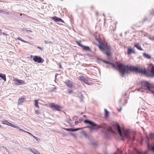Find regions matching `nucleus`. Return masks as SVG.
<instances>
[{
	"label": "nucleus",
	"mask_w": 154,
	"mask_h": 154,
	"mask_svg": "<svg viewBox=\"0 0 154 154\" xmlns=\"http://www.w3.org/2000/svg\"><path fill=\"white\" fill-rule=\"evenodd\" d=\"M114 126L118 131L122 140H124V138H128V141L133 143L135 139V136L133 134L131 135L129 130H124L122 132L120 126L118 123L114 125Z\"/></svg>",
	"instance_id": "f257e3e1"
},
{
	"label": "nucleus",
	"mask_w": 154,
	"mask_h": 154,
	"mask_svg": "<svg viewBox=\"0 0 154 154\" xmlns=\"http://www.w3.org/2000/svg\"><path fill=\"white\" fill-rule=\"evenodd\" d=\"M117 66L118 69L120 71L122 77H124V74L128 72L129 71H135V66L128 65H123L122 63H118Z\"/></svg>",
	"instance_id": "f03ea898"
},
{
	"label": "nucleus",
	"mask_w": 154,
	"mask_h": 154,
	"mask_svg": "<svg viewBox=\"0 0 154 154\" xmlns=\"http://www.w3.org/2000/svg\"><path fill=\"white\" fill-rule=\"evenodd\" d=\"M84 122L85 123L88 124L92 126H97V127L96 128L98 129L100 128H101L108 131H111L113 133L114 132L111 127H108L105 124H102L100 126L96 124L94 122L89 120H85L84 121Z\"/></svg>",
	"instance_id": "7ed1b4c3"
},
{
	"label": "nucleus",
	"mask_w": 154,
	"mask_h": 154,
	"mask_svg": "<svg viewBox=\"0 0 154 154\" xmlns=\"http://www.w3.org/2000/svg\"><path fill=\"white\" fill-rule=\"evenodd\" d=\"M135 72H137L147 76L154 75V65L152 66L151 72L149 71H147L145 69H143L142 68L136 66H135Z\"/></svg>",
	"instance_id": "20e7f679"
},
{
	"label": "nucleus",
	"mask_w": 154,
	"mask_h": 154,
	"mask_svg": "<svg viewBox=\"0 0 154 154\" xmlns=\"http://www.w3.org/2000/svg\"><path fill=\"white\" fill-rule=\"evenodd\" d=\"M141 85L142 87L145 90L151 91L152 88H154V86H152L150 83L146 81L142 82Z\"/></svg>",
	"instance_id": "39448f33"
},
{
	"label": "nucleus",
	"mask_w": 154,
	"mask_h": 154,
	"mask_svg": "<svg viewBox=\"0 0 154 154\" xmlns=\"http://www.w3.org/2000/svg\"><path fill=\"white\" fill-rule=\"evenodd\" d=\"M32 60L35 62H37L38 63H42L43 62V61H42V58L38 56H34Z\"/></svg>",
	"instance_id": "423d86ee"
},
{
	"label": "nucleus",
	"mask_w": 154,
	"mask_h": 154,
	"mask_svg": "<svg viewBox=\"0 0 154 154\" xmlns=\"http://www.w3.org/2000/svg\"><path fill=\"white\" fill-rule=\"evenodd\" d=\"M66 85L69 88H72L73 84L72 82L69 80H67L64 82Z\"/></svg>",
	"instance_id": "0eeeda50"
},
{
	"label": "nucleus",
	"mask_w": 154,
	"mask_h": 154,
	"mask_svg": "<svg viewBox=\"0 0 154 154\" xmlns=\"http://www.w3.org/2000/svg\"><path fill=\"white\" fill-rule=\"evenodd\" d=\"M78 80L84 82L85 84H87L88 81L84 76H80L78 78Z\"/></svg>",
	"instance_id": "6e6552de"
},
{
	"label": "nucleus",
	"mask_w": 154,
	"mask_h": 154,
	"mask_svg": "<svg viewBox=\"0 0 154 154\" xmlns=\"http://www.w3.org/2000/svg\"><path fill=\"white\" fill-rule=\"evenodd\" d=\"M50 106L51 108H53L57 110H59L61 108L60 106L57 105H56L53 103H51L50 105Z\"/></svg>",
	"instance_id": "1a4fd4ad"
},
{
	"label": "nucleus",
	"mask_w": 154,
	"mask_h": 154,
	"mask_svg": "<svg viewBox=\"0 0 154 154\" xmlns=\"http://www.w3.org/2000/svg\"><path fill=\"white\" fill-rule=\"evenodd\" d=\"M51 18L53 20H54L56 22L60 21L63 23L64 22L63 21L61 18L58 17L56 16L52 17Z\"/></svg>",
	"instance_id": "9d476101"
},
{
	"label": "nucleus",
	"mask_w": 154,
	"mask_h": 154,
	"mask_svg": "<svg viewBox=\"0 0 154 154\" xmlns=\"http://www.w3.org/2000/svg\"><path fill=\"white\" fill-rule=\"evenodd\" d=\"M30 151L35 154H41L38 151L33 148L29 149Z\"/></svg>",
	"instance_id": "9b49d317"
},
{
	"label": "nucleus",
	"mask_w": 154,
	"mask_h": 154,
	"mask_svg": "<svg viewBox=\"0 0 154 154\" xmlns=\"http://www.w3.org/2000/svg\"><path fill=\"white\" fill-rule=\"evenodd\" d=\"M103 61L105 63L108 64H109L111 65L114 68L116 69H118V67L117 66H116V65H115L114 64L112 63H110L107 61H105V60H103Z\"/></svg>",
	"instance_id": "f8f14e48"
},
{
	"label": "nucleus",
	"mask_w": 154,
	"mask_h": 154,
	"mask_svg": "<svg viewBox=\"0 0 154 154\" xmlns=\"http://www.w3.org/2000/svg\"><path fill=\"white\" fill-rule=\"evenodd\" d=\"M134 52L133 49L130 48L128 49V55L132 53H134Z\"/></svg>",
	"instance_id": "ddd939ff"
},
{
	"label": "nucleus",
	"mask_w": 154,
	"mask_h": 154,
	"mask_svg": "<svg viewBox=\"0 0 154 154\" xmlns=\"http://www.w3.org/2000/svg\"><path fill=\"white\" fill-rule=\"evenodd\" d=\"M25 100V98H20L18 101V104H21L22 103H23Z\"/></svg>",
	"instance_id": "4468645a"
},
{
	"label": "nucleus",
	"mask_w": 154,
	"mask_h": 154,
	"mask_svg": "<svg viewBox=\"0 0 154 154\" xmlns=\"http://www.w3.org/2000/svg\"><path fill=\"white\" fill-rule=\"evenodd\" d=\"M103 51H110V47L107 45H106L104 47V50Z\"/></svg>",
	"instance_id": "2eb2a0df"
},
{
	"label": "nucleus",
	"mask_w": 154,
	"mask_h": 154,
	"mask_svg": "<svg viewBox=\"0 0 154 154\" xmlns=\"http://www.w3.org/2000/svg\"><path fill=\"white\" fill-rule=\"evenodd\" d=\"M82 48L84 50L87 51H90V49L89 47L85 46L84 45H82Z\"/></svg>",
	"instance_id": "dca6fc26"
},
{
	"label": "nucleus",
	"mask_w": 154,
	"mask_h": 154,
	"mask_svg": "<svg viewBox=\"0 0 154 154\" xmlns=\"http://www.w3.org/2000/svg\"><path fill=\"white\" fill-rule=\"evenodd\" d=\"M147 145L148 149L150 150H152L154 152V145L152 146L149 145L148 143H147Z\"/></svg>",
	"instance_id": "f3484780"
},
{
	"label": "nucleus",
	"mask_w": 154,
	"mask_h": 154,
	"mask_svg": "<svg viewBox=\"0 0 154 154\" xmlns=\"http://www.w3.org/2000/svg\"><path fill=\"white\" fill-rule=\"evenodd\" d=\"M143 55L145 58L147 59H150L151 58V56L150 55L147 54L145 53L143 54Z\"/></svg>",
	"instance_id": "a211bd4d"
},
{
	"label": "nucleus",
	"mask_w": 154,
	"mask_h": 154,
	"mask_svg": "<svg viewBox=\"0 0 154 154\" xmlns=\"http://www.w3.org/2000/svg\"><path fill=\"white\" fill-rule=\"evenodd\" d=\"M0 77L1 78L5 81H6V78L5 74L0 73Z\"/></svg>",
	"instance_id": "6ab92c4d"
},
{
	"label": "nucleus",
	"mask_w": 154,
	"mask_h": 154,
	"mask_svg": "<svg viewBox=\"0 0 154 154\" xmlns=\"http://www.w3.org/2000/svg\"><path fill=\"white\" fill-rule=\"evenodd\" d=\"M104 53L108 57H110L111 56L110 51H104Z\"/></svg>",
	"instance_id": "aec40b11"
},
{
	"label": "nucleus",
	"mask_w": 154,
	"mask_h": 154,
	"mask_svg": "<svg viewBox=\"0 0 154 154\" xmlns=\"http://www.w3.org/2000/svg\"><path fill=\"white\" fill-rule=\"evenodd\" d=\"M135 47L140 51L143 50V49L141 48L140 45L139 44H135Z\"/></svg>",
	"instance_id": "412c9836"
},
{
	"label": "nucleus",
	"mask_w": 154,
	"mask_h": 154,
	"mask_svg": "<svg viewBox=\"0 0 154 154\" xmlns=\"http://www.w3.org/2000/svg\"><path fill=\"white\" fill-rule=\"evenodd\" d=\"M15 81H16L18 83V85L22 84L24 83V82L20 79H16L15 80Z\"/></svg>",
	"instance_id": "4be33fe9"
},
{
	"label": "nucleus",
	"mask_w": 154,
	"mask_h": 154,
	"mask_svg": "<svg viewBox=\"0 0 154 154\" xmlns=\"http://www.w3.org/2000/svg\"><path fill=\"white\" fill-rule=\"evenodd\" d=\"M91 126H88L87 127V128H88L90 129V131H91L93 130L94 129H96V128L97 127V126H94L91 125Z\"/></svg>",
	"instance_id": "5701e85b"
},
{
	"label": "nucleus",
	"mask_w": 154,
	"mask_h": 154,
	"mask_svg": "<svg viewBox=\"0 0 154 154\" xmlns=\"http://www.w3.org/2000/svg\"><path fill=\"white\" fill-rule=\"evenodd\" d=\"M105 111V116L106 117H107L109 116V112L106 109H104Z\"/></svg>",
	"instance_id": "b1692460"
},
{
	"label": "nucleus",
	"mask_w": 154,
	"mask_h": 154,
	"mask_svg": "<svg viewBox=\"0 0 154 154\" xmlns=\"http://www.w3.org/2000/svg\"><path fill=\"white\" fill-rule=\"evenodd\" d=\"M136 153L137 154H146L145 152H142L138 151L136 148H135V154Z\"/></svg>",
	"instance_id": "393cba45"
},
{
	"label": "nucleus",
	"mask_w": 154,
	"mask_h": 154,
	"mask_svg": "<svg viewBox=\"0 0 154 154\" xmlns=\"http://www.w3.org/2000/svg\"><path fill=\"white\" fill-rule=\"evenodd\" d=\"M38 100H35V106L37 108L39 107V106L38 105Z\"/></svg>",
	"instance_id": "a878e982"
},
{
	"label": "nucleus",
	"mask_w": 154,
	"mask_h": 154,
	"mask_svg": "<svg viewBox=\"0 0 154 154\" xmlns=\"http://www.w3.org/2000/svg\"><path fill=\"white\" fill-rule=\"evenodd\" d=\"M45 44H51L52 42L48 40H45Z\"/></svg>",
	"instance_id": "bb28decb"
},
{
	"label": "nucleus",
	"mask_w": 154,
	"mask_h": 154,
	"mask_svg": "<svg viewBox=\"0 0 154 154\" xmlns=\"http://www.w3.org/2000/svg\"><path fill=\"white\" fill-rule=\"evenodd\" d=\"M99 49L102 51H103L104 50V47H103L101 45H100L98 46Z\"/></svg>",
	"instance_id": "cd10ccee"
},
{
	"label": "nucleus",
	"mask_w": 154,
	"mask_h": 154,
	"mask_svg": "<svg viewBox=\"0 0 154 154\" xmlns=\"http://www.w3.org/2000/svg\"><path fill=\"white\" fill-rule=\"evenodd\" d=\"M2 122L3 124H6L7 125L8 124V122L7 120H4L2 121Z\"/></svg>",
	"instance_id": "c85d7f7f"
},
{
	"label": "nucleus",
	"mask_w": 154,
	"mask_h": 154,
	"mask_svg": "<svg viewBox=\"0 0 154 154\" xmlns=\"http://www.w3.org/2000/svg\"><path fill=\"white\" fill-rule=\"evenodd\" d=\"M72 88H69V89H68V92L69 94H70L72 92Z\"/></svg>",
	"instance_id": "c756f323"
},
{
	"label": "nucleus",
	"mask_w": 154,
	"mask_h": 154,
	"mask_svg": "<svg viewBox=\"0 0 154 154\" xmlns=\"http://www.w3.org/2000/svg\"><path fill=\"white\" fill-rule=\"evenodd\" d=\"M149 137L152 139H154V134L152 133H150L149 134Z\"/></svg>",
	"instance_id": "7c9ffc66"
},
{
	"label": "nucleus",
	"mask_w": 154,
	"mask_h": 154,
	"mask_svg": "<svg viewBox=\"0 0 154 154\" xmlns=\"http://www.w3.org/2000/svg\"><path fill=\"white\" fill-rule=\"evenodd\" d=\"M17 39L19 40H20L22 42H26V43H28V42H26L23 39H22L20 37H18V38H17Z\"/></svg>",
	"instance_id": "2f4dec72"
},
{
	"label": "nucleus",
	"mask_w": 154,
	"mask_h": 154,
	"mask_svg": "<svg viewBox=\"0 0 154 154\" xmlns=\"http://www.w3.org/2000/svg\"><path fill=\"white\" fill-rule=\"evenodd\" d=\"M11 127L14 128H19V127L18 126H17L14 125L13 124H12V125L11 126Z\"/></svg>",
	"instance_id": "473e14b6"
},
{
	"label": "nucleus",
	"mask_w": 154,
	"mask_h": 154,
	"mask_svg": "<svg viewBox=\"0 0 154 154\" xmlns=\"http://www.w3.org/2000/svg\"><path fill=\"white\" fill-rule=\"evenodd\" d=\"M82 134L84 135L85 136V137H88V135L86 133L85 131H82Z\"/></svg>",
	"instance_id": "72a5a7b5"
},
{
	"label": "nucleus",
	"mask_w": 154,
	"mask_h": 154,
	"mask_svg": "<svg viewBox=\"0 0 154 154\" xmlns=\"http://www.w3.org/2000/svg\"><path fill=\"white\" fill-rule=\"evenodd\" d=\"M64 129L68 131H73V129L72 128H65Z\"/></svg>",
	"instance_id": "f704fd0d"
},
{
	"label": "nucleus",
	"mask_w": 154,
	"mask_h": 154,
	"mask_svg": "<svg viewBox=\"0 0 154 154\" xmlns=\"http://www.w3.org/2000/svg\"><path fill=\"white\" fill-rule=\"evenodd\" d=\"M32 137L33 138H34L38 142H39L40 141V139L38 138L37 137L34 136H32Z\"/></svg>",
	"instance_id": "c9c22d12"
},
{
	"label": "nucleus",
	"mask_w": 154,
	"mask_h": 154,
	"mask_svg": "<svg viewBox=\"0 0 154 154\" xmlns=\"http://www.w3.org/2000/svg\"><path fill=\"white\" fill-rule=\"evenodd\" d=\"M2 13L6 14H9V13L8 12L5 11L3 10H2Z\"/></svg>",
	"instance_id": "e433bc0d"
},
{
	"label": "nucleus",
	"mask_w": 154,
	"mask_h": 154,
	"mask_svg": "<svg viewBox=\"0 0 154 154\" xmlns=\"http://www.w3.org/2000/svg\"><path fill=\"white\" fill-rule=\"evenodd\" d=\"M76 43L80 47H82V45L80 43V42L78 41H75Z\"/></svg>",
	"instance_id": "4c0bfd02"
},
{
	"label": "nucleus",
	"mask_w": 154,
	"mask_h": 154,
	"mask_svg": "<svg viewBox=\"0 0 154 154\" xmlns=\"http://www.w3.org/2000/svg\"><path fill=\"white\" fill-rule=\"evenodd\" d=\"M149 38L151 40L154 41V36H153V37L149 36Z\"/></svg>",
	"instance_id": "58836bf2"
},
{
	"label": "nucleus",
	"mask_w": 154,
	"mask_h": 154,
	"mask_svg": "<svg viewBox=\"0 0 154 154\" xmlns=\"http://www.w3.org/2000/svg\"><path fill=\"white\" fill-rule=\"evenodd\" d=\"M81 129V128H76V129H73V131H78L79 130H80Z\"/></svg>",
	"instance_id": "ea45409f"
},
{
	"label": "nucleus",
	"mask_w": 154,
	"mask_h": 154,
	"mask_svg": "<svg viewBox=\"0 0 154 154\" xmlns=\"http://www.w3.org/2000/svg\"><path fill=\"white\" fill-rule=\"evenodd\" d=\"M28 31V30L25 29H23L22 30V31L23 32H27Z\"/></svg>",
	"instance_id": "a19ab883"
},
{
	"label": "nucleus",
	"mask_w": 154,
	"mask_h": 154,
	"mask_svg": "<svg viewBox=\"0 0 154 154\" xmlns=\"http://www.w3.org/2000/svg\"><path fill=\"white\" fill-rule=\"evenodd\" d=\"M1 148H4L5 150L7 152L8 151V149L6 148L4 146H2L1 147Z\"/></svg>",
	"instance_id": "79ce46f5"
},
{
	"label": "nucleus",
	"mask_w": 154,
	"mask_h": 154,
	"mask_svg": "<svg viewBox=\"0 0 154 154\" xmlns=\"http://www.w3.org/2000/svg\"><path fill=\"white\" fill-rule=\"evenodd\" d=\"M12 125V124L9 122H8V124L7 125H9V126H11V125Z\"/></svg>",
	"instance_id": "37998d69"
},
{
	"label": "nucleus",
	"mask_w": 154,
	"mask_h": 154,
	"mask_svg": "<svg viewBox=\"0 0 154 154\" xmlns=\"http://www.w3.org/2000/svg\"><path fill=\"white\" fill-rule=\"evenodd\" d=\"M19 129V130H20V131H24V132H26V131H25L23 130L20 128H18Z\"/></svg>",
	"instance_id": "c03bdc74"
},
{
	"label": "nucleus",
	"mask_w": 154,
	"mask_h": 154,
	"mask_svg": "<svg viewBox=\"0 0 154 154\" xmlns=\"http://www.w3.org/2000/svg\"><path fill=\"white\" fill-rule=\"evenodd\" d=\"M19 129V130H20V131H24V132H26V131H25L23 130L20 128H18Z\"/></svg>",
	"instance_id": "a18cd8bd"
},
{
	"label": "nucleus",
	"mask_w": 154,
	"mask_h": 154,
	"mask_svg": "<svg viewBox=\"0 0 154 154\" xmlns=\"http://www.w3.org/2000/svg\"><path fill=\"white\" fill-rule=\"evenodd\" d=\"M37 48H38L40 50H42V48H41V47H40L38 46V47H37Z\"/></svg>",
	"instance_id": "49530a36"
},
{
	"label": "nucleus",
	"mask_w": 154,
	"mask_h": 154,
	"mask_svg": "<svg viewBox=\"0 0 154 154\" xmlns=\"http://www.w3.org/2000/svg\"><path fill=\"white\" fill-rule=\"evenodd\" d=\"M75 125L78 124L79 123V122L78 121H75Z\"/></svg>",
	"instance_id": "de8ad7c7"
},
{
	"label": "nucleus",
	"mask_w": 154,
	"mask_h": 154,
	"mask_svg": "<svg viewBox=\"0 0 154 154\" xmlns=\"http://www.w3.org/2000/svg\"><path fill=\"white\" fill-rule=\"evenodd\" d=\"M26 133H28V134H29L30 135H31L32 136H33L32 134L30 133L29 132H26Z\"/></svg>",
	"instance_id": "09e8293b"
},
{
	"label": "nucleus",
	"mask_w": 154,
	"mask_h": 154,
	"mask_svg": "<svg viewBox=\"0 0 154 154\" xmlns=\"http://www.w3.org/2000/svg\"><path fill=\"white\" fill-rule=\"evenodd\" d=\"M35 112L37 114H38V113H39V112H38V110H36L35 111Z\"/></svg>",
	"instance_id": "8fccbe9b"
},
{
	"label": "nucleus",
	"mask_w": 154,
	"mask_h": 154,
	"mask_svg": "<svg viewBox=\"0 0 154 154\" xmlns=\"http://www.w3.org/2000/svg\"><path fill=\"white\" fill-rule=\"evenodd\" d=\"M27 32H28L29 33H31L32 32V31H31L28 30V31H27Z\"/></svg>",
	"instance_id": "3c124183"
},
{
	"label": "nucleus",
	"mask_w": 154,
	"mask_h": 154,
	"mask_svg": "<svg viewBox=\"0 0 154 154\" xmlns=\"http://www.w3.org/2000/svg\"><path fill=\"white\" fill-rule=\"evenodd\" d=\"M122 108L121 107L120 108V109L119 110V111L121 112V110H122Z\"/></svg>",
	"instance_id": "603ef678"
},
{
	"label": "nucleus",
	"mask_w": 154,
	"mask_h": 154,
	"mask_svg": "<svg viewBox=\"0 0 154 154\" xmlns=\"http://www.w3.org/2000/svg\"><path fill=\"white\" fill-rule=\"evenodd\" d=\"M2 31L0 29V34H2Z\"/></svg>",
	"instance_id": "864d4df0"
},
{
	"label": "nucleus",
	"mask_w": 154,
	"mask_h": 154,
	"mask_svg": "<svg viewBox=\"0 0 154 154\" xmlns=\"http://www.w3.org/2000/svg\"><path fill=\"white\" fill-rule=\"evenodd\" d=\"M61 65L60 64L59 68V69L60 68H61Z\"/></svg>",
	"instance_id": "5fc2aeb1"
},
{
	"label": "nucleus",
	"mask_w": 154,
	"mask_h": 154,
	"mask_svg": "<svg viewBox=\"0 0 154 154\" xmlns=\"http://www.w3.org/2000/svg\"><path fill=\"white\" fill-rule=\"evenodd\" d=\"M66 122H67L68 123H69V124H70V122H69L68 121V120H66Z\"/></svg>",
	"instance_id": "6e6d98bb"
},
{
	"label": "nucleus",
	"mask_w": 154,
	"mask_h": 154,
	"mask_svg": "<svg viewBox=\"0 0 154 154\" xmlns=\"http://www.w3.org/2000/svg\"><path fill=\"white\" fill-rule=\"evenodd\" d=\"M2 10H0V13H2Z\"/></svg>",
	"instance_id": "4d7b16f0"
},
{
	"label": "nucleus",
	"mask_w": 154,
	"mask_h": 154,
	"mask_svg": "<svg viewBox=\"0 0 154 154\" xmlns=\"http://www.w3.org/2000/svg\"><path fill=\"white\" fill-rule=\"evenodd\" d=\"M83 117H85V118H86V116H85V115H84V116H83Z\"/></svg>",
	"instance_id": "13d9d810"
},
{
	"label": "nucleus",
	"mask_w": 154,
	"mask_h": 154,
	"mask_svg": "<svg viewBox=\"0 0 154 154\" xmlns=\"http://www.w3.org/2000/svg\"><path fill=\"white\" fill-rule=\"evenodd\" d=\"M152 93H153V94L154 95V91H152Z\"/></svg>",
	"instance_id": "bf43d9fd"
},
{
	"label": "nucleus",
	"mask_w": 154,
	"mask_h": 154,
	"mask_svg": "<svg viewBox=\"0 0 154 154\" xmlns=\"http://www.w3.org/2000/svg\"><path fill=\"white\" fill-rule=\"evenodd\" d=\"M147 140H148V141L149 140V139H148V138H147Z\"/></svg>",
	"instance_id": "052dcab7"
},
{
	"label": "nucleus",
	"mask_w": 154,
	"mask_h": 154,
	"mask_svg": "<svg viewBox=\"0 0 154 154\" xmlns=\"http://www.w3.org/2000/svg\"><path fill=\"white\" fill-rule=\"evenodd\" d=\"M106 134H107V132H106Z\"/></svg>",
	"instance_id": "680f3d73"
},
{
	"label": "nucleus",
	"mask_w": 154,
	"mask_h": 154,
	"mask_svg": "<svg viewBox=\"0 0 154 154\" xmlns=\"http://www.w3.org/2000/svg\"><path fill=\"white\" fill-rule=\"evenodd\" d=\"M139 123V122H137V123Z\"/></svg>",
	"instance_id": "e2e57ef3"
},
{
	"label": "nucleus",
	"mask_w": 154,
	"mask_h": 154,
	"mask_svg": "<svg viewBox=\"0 0 154 154\" xmlns=\"http://www.w3.org/2000/svg\"><path fill=\"white\" fill-rule=\"evenodd\" d=\"M56 76H57V75H56L55 76V78H56Z\"/></svg>",
	"instance_id": "0e129e2a"
},
{
	"label": "nucleus",
	"mask_w": 154,
	"mask_h": 154,
	"mask_svg": "<svg viewBox=\"0 0 154 154\" xmlns=\"http://www.w3.org/2000/svg\"><path fill=\"white\" fill-rule=\"evenodd\" d=\"M103 15L104 16V14H103Z\"/></svg>",
	"instance_id": "69168bd1"
},
{
	"label": "nucleus",
	"mask_w": 154,
	"mask_h": 154,
	"mask_svg": "<svg viewBox=\"0 0 154 154\" xmlns=\"http://www.w3.org/2000/svg\"><path fill=\"white\" fill-rule=\"evenodd\" d=\"M114 154H116V153H114Z\"/></svg>",
	"instance_id": "338daca9"
},
{
	"label": "nucleus",
	"mask_w": 154,
	"mask_h": 154,
	"mask_svg": "<svg viewBox=\"0 0 154 154\" xmlns=\"http://www.w3.org/2000/svg\"><path fill=\"white\" fill-rule=\"evenodd\" d=\"M153 13H154V11H153Z\"/></svg>",
	"instance_id": "774afa93"
}]
</instances>
